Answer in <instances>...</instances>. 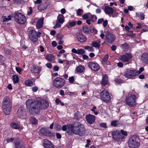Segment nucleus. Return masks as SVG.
Wrapping results in <instances>:
<instances>
[{"mask_svg":"<svg viewBox=\"0 0 148 148\" xmlns=\"http://www.w3.org/2000/svg\"><path fill=\"white\" fill-rule=\"evenodd\" d=\"M84 48L85 49L88 50L89 51H94V48L92 46H86L84 47Z\"/></svg>","mask_w":148,"mask_h":148,"instance_id":"nucleus-37","label":"nucleus"},{"mask_svg":"<svg viewBox=\"0 0 148 148\" xmlns=\"http://www.w3.org/2000/svg\"><path fill=\"white\" fill-rule=\"evenodd\" d=\"M101 41L97 40L96 41H94L92 43V46L97 48H99L100 46Z\"/></svg>","mask_w":148,"mask_h":148,"instance_id":"nucleus-29","label":"nucleus"},{"mask_svg":"<svg viewBox=\"0 0 148 148\" xmlns=\"http://www.w3.org/2000/svg\"><path fill=\"white\" fill-rule=\"evenodd\" d=\"M141 59L143 63L147 64H148V54L145 53L141 56Z\"/></svg>","mask_w":148,"mask_h":148,"instance_id":"nucleus-22","label":"nucleus"},{"mask_svg":"<svg viewBox=\"0 0 148 148\" xmlns=\"http://www.w3.org/2000/svg\"><path fill=\"white\" fill-rule=\"evenodd\" d=\"M14 17L15 21L19 24H23L26 23V17L21 13H15Z\"/></svg>","mask_w":148,"mask_h":148,"instance_id":"nucleus-5","label":"nucleus"},{"mask_svg":"<svg viewBox=\"0 0 148 148\" xmlns=\"http://www.w3.org/2000/svg\"><path fill=\"white\" fill-rule=\"evenodd\" d=\"M13 80L15 83H17L18 82L19 77L18 75H14L13 76Z\"/></svg>","mask_w":148,"mask_h":148,"instance_id":"nucleus-36","label":"nucleus"},{"mask_svg":"<svg viewBox=\"0 0 148 148\" xmlns=\"http://www.w3.org/2000/svg\"><path fill=\"white\" fill-rule=\"evenodd\" d=\"M104 20L103 18H101L99 19L98 20L97 23L98 24H99L102 23L103 21Z\"/></svg>","mask_w":148,"mask_h":148,"instance_id":"nucleus-59","label":"nucleus"},{"mask_svg":"<svg viewBox=\"0 0 148 148\" xmlns=\"http://www.w3.org/2000/svg\"><path fill=\"white\" fill-rule=\"evenodd\" d=\"M85 129L84 125L79 123L74 124H70L68 127L66 133L69 136L73 134L82 136L85 134Z\"/></svg>","mask_w":148,"mask_h":148,"instance_id":"nucleus-2","label":"nucleus"},{"mask_svg":"<svg viewBox=\"0 0 148 148\" xmlns=\"http://www.w3.org/2000/svg\"><path fill=\"white\" fill-rule=\"evenodd\" d=\"M26 103L27 110L30 114L34 115L38 114L40 109H46L49 106L48 102L43 99L40 101L28 99Z\"/></svg>","mask_w":148,"mask_h":148,"instance_id":"nucleus-1","label":"nucleus"},{"mask_svg":"<svg viewBox=\"0 0 148 148\" xmlns=\"http://www.w3.org/2000/svg\"><path fill=\"white\" fill-rule=\"evenodd\" d=\"M108 81V76L105 74L103 77L101 84L103 86H105L107 84Z\"/></svg>","mask_w":148,"mask_h":148,"instance_id":"nucleus-25","label":"nucleus"},{"mask_svg":"<svg viewBox=\"0 0 148 148\" xmlns=\"http://www.w3.org/2000/svg\"><path fill=\"white\" fill-rule=\"evenodd\" d=\"M76 36L78 40L80 42H83L86 40L85 36L80 33L77 34Z\"/></svg>","mask_w":148,"mask_h":148,"instance_id":"nucleus-21","label":"nucleus"},{"mask_svg":"<svg viewBox=\"0 0 148 148\" xmlns=\"http://www.w3.org/2000/svg\"><path fill=\"white\" fill-rule=\"evenodd\" d=\"M139 138L135 135H133L129 139V147L130 148H137L139 145Z\"/></svg>","mask_w":148,"mask_h":148,"instance_id":"nucleus-3","label":"nucleus"},{"mask_svg":"<svg viewBox=\"0 0 148 148\" xmlns=\"http://www.w3.org/2000/svg\"><path fill=\"white\" fill-rule=\"evenodd\" d=\"M117 121H112L111 123V125L114 127H116L117 125Z\"/></svg>","mask_w":148,"mask_h":148,"instance_id":"nucleus-55","label":"nucleus"},{"mask_svg":"<svg viewBox=\"0 0 148 148\" xmlns=\"http://www.w3.org/2000/svg\"><path fill=\"white\" fill-rule=\"evenodd\" d=\"M63 37V36L61 34H58L57 35V38L59 40H61Z\"/></svg>","mask_w":148,"mask_h":148,"instance_id":"nucleus-49","label":"nucleus"},{"mask_svg":"<svg viewBox=\"0 0 148 148\" xmlns=\"http://www.w3.org/2000/svg\"><path fill=\"white\" fill-rule=\"evenodd\" d=\"M72 52L78 54H82L85 53V51L83 49H78L77 50L73 48L72 49Z\"/></svg>","mask_w":148,"mask_h":148,"instance_id":"nucleus-24","label":"nucleus"},{"mask_svg":"<svg viewBox=\"0 0 148 148\" xmlns=\"http://www.w3.org/2000/svg\"><path fill=\"white\" fill-rule=\"evenodd\" d=\"M51 45L55 47L57 45V43L55 41H54L52 42Z\"/></svg>","mask_w":148,"mask_h":148,"instance_id":"nucleus-63","label":"nucleus"},{"mask_svg":"<svg viewBox=\"0 0 148 148\" xmlns=\"http://www.w3.org/2000/svg\"><path fill=\"white\" fill-rule=\"evenodd\" d=\"M10 126L11 127L15 129H18L20 127L19 125L15 122L12 123L10 124Z\"/></svg>","mask_w":148,"mask_h":148,"instance_id":"nucleus-30","label":"nucleus"},{"mask_svg":"<svg viewBox=\"0 0 148 148\" xmlns=\"http://www.w3.org/2000/svg\"><path fill=\"white\" fill-rule=\"evenodd\" d=\"M63 23H61L57 21H56V23L53 28H58L61 27V25Z\"/></svg>","mask_w":148,"mask_h":148,"instance_id":"nucleus-41","label":"nucleus"},{"mask_svg":"<svg viewBox=\"0 0 148 148\" xmlns=\"http://www.w3.org/2000/svg\"><path fill=\"white\" fill-rule=\"evenodd\" d=\"M12 106L11 101L10 98L8 96L5 97L2 102V106L12 107Z\"/></svg>","mask_w":148,"mask_h":148,"instance_id":"nucleus-14","label":"nucleus"},{"mask_svg":"<svg viewBox=\"0 0 148 148\" xmlns=\"http://www.w3.org/2000/svg\"><path fill=\"white\" fill-rule=\"evenodd\" d=\"M84 12L83 10L81 9H79L76 11L77 15V16H80Z\"/></svg>","mask_w":148,"mask_h":148,"instance_id":"nucleus-40","label":"nucleus"},{"mask_svg":"<svg viewBox=\"0 0 148 148\" xmlns=\"http://www.w3.org/2000/svg\"><path fill=\"white\" fill-rule=\"evenodd\" d=\"M115 82L116 83H117L119 84L121 83L122 81L120 79H119L118 78L116 79H115Z\"/></svg>","mask_w":148,"mask_h":148,"instance_id":"nucleus-58","label":"nucleus"},{"mask_svg":"<svg viewBox=\"0 0 148 148\" xmlns=\"http://www.w3.org/2000/svg\"><path fill=\"white\" fill-rule=\"evenodd\" d=\"M14 143L15 145V148H25L22 146L20 143L19 141H16L15 140Z\"/></svg>","mask_w":148,"mask_h":148,"instance_id":"nucleus-32","label":"nucleus"},{"mask_svg":"<svg viewBox=\"0 0 148 148\" xmlns=\"http://www.w3.org/2000/svg\"><path fill=\"white\" fill-rule=\"evenodd\" d=\"M43 19L42 18H40L37 21L36 26L37 28H42L43 26Z\"/></svg>","mask_w":148,"mask_h":148,"instance_id":"nucleus-26","label":"nucleus"},{"mask_svg":"<svg viewBox=\"0 0 148 148\" xmlns=\"http://www.w3.org/2000/svg\"><path fill=\"white\" fill-rule=\"evenodd\" d=\"M12 18V16L11 15L8 16H5L3 17L2 21L3 22L5 23L8 22L9 21L11 20Z\"/></svg>","mask_w":148,"mask_h":148,"instance_id":"nucleus-31","label":"nucleus"},{"mask_svg":"<svg viewBox=\"0 0 148 148\" xmlns=\"http://www.w3.org/2000/svg\"><path fill=\"white\" fill-rule=\"evenodd\" d=\"M91 19L92 21L93 22L95 21L97 19V17L95 15H92L91 17Z\"/></svg>","mask_w":148,"mask_h":148,"instance_id":"nucleus-47","label":"nucleus"},{"mask_svg":"<svg viewBox=\"0 0 148 148\" xmlns=\"http://www.w3.org/2000/svg\"><path fill=\"white\" fill-rule=\"evenodd\" d=\"M85 69L84 66L79 65L76 68V71L78 73H82L84 71Z\"/></svg>","mask_w":148,"mask_h":148,"instance_id":"nucleus-27","label":"nucleus"},{"mask_svg":"<svg viewBox=\"0 0 148 148\" xmlns=\"http://www.w3.org/2000/svg\"><path fill=\"white\" fill-rule=\"evenodd\" d=\"M121 133L122 135L124 136H127V133L126 132L124 131L123 130H121Z\"/></svg>","mask_w":148,"mask_h":148,"instance_id":"nucleus-56","label":"nucleus"},{"mask_svg":"<svg viewBox=\"0 0 148 148\" xmlns=\"http://www.w3.org/2000/svg\"><path fill=\"white\" fill-rule=\"evenodd\" d=\"M82 17L84 19H86L88 18V16L87 14H85L83 15Z\"/></svg>","mask_w":148,"mask_h":148,"instance_id":"nucleus-60","label":"nucleus"},{"mask_svg":"<svg viewBox=\"0 0 148 148\" xmlns=\"http://www.w3.org/2000/svg\"><path fill=\"white\" fill-rule=\"evenodd\" d=\"M38 89V88L37 86H34L32 88V90L34 92H36Z\"/></svg>","mask_w":148,"mask_h":148,"instance_id":"nucleus-61","label":"nucleus"},{"mask_svg":"<svg viewBox=\"0 0 148 148\" xmlns=\"http://www.w3.org/2000/svg\"><path fill=\"white\" fill-rule=\"evenodd\" d=\"M11 107L8 106H2L4 113L5 115H8L10 113Z\"/></svg>","mask_w":148,"mask_h":148,"instance_id":"nucleus-23","label":"nucleus"},{"mask_svg":"<svg viewBox=\"0 0 148 148\" xmlns=\"http://www.w3.org/2000/svg\"><path fill=\"white\" fill-rule=\"evenodd\" d=\"M46 8V7L44 6V4H42L38 6V9L40 10H42Z\"/></svg>","mask_w":148,"mask_h":148,"instance_id":"nucleus-39","label":"nucleus"},{"mask_svg":"<svg viewBox=\"0 0 148 148\" xmlns=\"http://www.w3.org/2000/svg\"><path fill=\"white\" fill-rule=\"evenodd\" d=\"M113 138L115 140H119L123 138L122 135L117 131H114L112 133Z\"/></svg>","mask_w":148,"mask_h":148,"instance_id":"nucleus-13","label":"nucleus"},{"mask_svg":"<svg viewBox=\"0 0 148 148\" xmlns=\"http://www.w3.org/2000/svg\"><path fill=\"white\" fill-rule=\"evenodd\" d=\"M104 11L105 14L108 15L112 14L114 12L113 9L108 6H106L105 7Z\"/></svg>","mask_w":148,"mask_h":148,"instance_id":"nucleus-18","label":"nucleus"},{"mask_svg":"<svg viewBox=\"0 0 148 148\" xmlns=\"http://www.w3.org/2000/svg\"><path fill=\"white\" fill-rule=\"evenodd\" d=\"M99 125L105 128H106L107 127L106 124L105 123H101L99 124Z\"/></svg>","mask_w":148,"mask_h":148,"instance_id":"nucleus-52","label":"nucleus"},{"mask_svg":"<svg viewBox=\"0 0 148 148\" xmlns=\"http://www.w3.org/2000/svg\"><path fill=\"white\" fill-rule=\"evenodd\" d=\"M106 38L107 42L111 43L114 40L115 37L112 34L106 32Z\"/></svg>","mask_w":148,"mask_h":148,"instance_id":"nucleus-12","label":"nucleus"},{"mask_svg":"<svg viewBox=\"0 0 148 148\" xmlns=\"http://www.w3.org/2000/svg\"><path fill=\"white\" fill-rule=\"evenodd\" d=\"M56 130H59L62 128L61 126L59 125H55L54 126Z\"/></svg>","mask_w":148,"mask_h":148,"instance_id":"nucleus-43","label":"nucleus"},{"mask_svg":"<svg viewBox=\"0 0 148 148\" xmlns=\"http://www.w3.org/2000/svg\"><path fill=\"white\" fill-rule=\"evenodd\" d=\"M41 67L36 65H33L31 68L30 71L32 73L39 74L41 71Z\"/></svg>","mask_w":148,"mask_h":148,"instance_id":"nucleus-16","label":"nucleus"},{"mask_svg":"<svg viewBox=\"0 0 148 148\" xmlns=\"http://www.w3.org/2000/svg\"><path fill=\"white\" fill-rule=\"evenodd\" d=\"M108 21L107 20H105L103 21V26L104 27H106L108 24Z\"/></svg>","mask_w":148,"mask_h":148,"instance_id":"nucleus-51","label":"nucleus"},{"mask_svg":"<svg viewBox=\"0 0 148 148\" xmlns=\"http://www.w3.org/2000/svg\"><path fill=\"white\" fill-rule=\"evenodd\" d=\"M138 72L136 70L127 69L124 73V75L127 78H131L138 75Z\"/></svg>","mask_w":148,"mask_h":148,"instance_id":"nucleus-8","label":"nucleus"},{"mask_svg":"<svg viewBox=\"0 0 148 148\" xmlns=\"http://www.w3.org/2000/svg\"><path fill=\"white\" fill-rule=\"evenodd\" d=\"M40 132L42 135L46 136H50L52 134L47 129L44 128H41L40 130Z\"/></svg>","mask_w":148,"mask_h":148,"instance_id":"nucleus-20","label":"nucleus"},{"mask_svg":"<svg viewBox=\"0 0 148 148\" xmlns=\"http://www.w3.org/2000/svg\"><path fill=\"white\" fill-rule=\"evenodd\" d=\"M15 139L14 138H8L6 139V141L8 143H10V142H12Z\"/></svg>","mask_w":148,"mask_h":148,"instance_id":"nucleus-48","label":"nucleus"},{"mask_svg":"<svg viewBox=\"0 0 148 148\" xmlns=\"http://www.w3.org/2000/svg\"><path fill=\"white\" fill-rule=\"evenodd\" d=\"M69 125H63L62 127V130L63 131H66L68 130V127Z\"/></svg>","mask_w":148,"mask_h":148,"instance_id":"nucleus-42","label":"nucleus"},{"mask_svg":"<svg viewBox=\"0 0 148 148\" xmlns=\"http://www.w3.org/2000/svg\"><path fill=\"white\" fill-rule=\"evenodd\" d=\"M45 59L49 62H51L54 59V56L51 54L47 55L45 57Z\"/></svg>","mask_w":148,"mask_h":148,"instance_id":"nucleus-33","label":"nucleus"},{"mask_svg":"<svg viewBox=\"0 0 148 148\" xmlns=\"http://www.w3.org/2000/svg\"><path fill=\"white\" fill-rule=\"evenodd\" d=\"M100 96L101 99L104 102L108 103L111 100L109 93L107 90H102L100 93Z\"/></svg>","mask_w":148,"mask_h":148,"instance_id":"nucleus-9","label":"nucleus"},{"mask_svg":"<svg viewBox=\"0 0 148 148\" xmlns=\"http://www.w3.org/2000/svg\"><path fill=\"white\" fill-rule=\"evenodd\" d=\"M60 94L61 96H63L64 95V91L63 90H60Z\"/></svg>","mask_w":148,"mask_h":148,"instance_id":"nucleus-64","label":"nucleus"},{"mask_svg":"<svg viewBox=\"0 0 148 148\" xmlns=\"http://www.w3.org/2000/svg\"><path fill=\"white\" fill-rule=\"evenodd\" d=\"M108 54H106L104 56L103 59V61L104 62H106L108 60Z\"/></svg>","mask_w":148,"mask_h":148,"instance_id":"nucleus-44","label":"nucleus"},{"mask_svg":"<svg viewBox=\"0 0 148 148\" xmlns=\"http://www.w3.org/2000/svg\"><path fill=\"white\" fill-rule=\"evenodd\" d=\"M40 32H37L34 30L30 31L29 34V36L30 40L32 41L36 42L38 40V38L40 37Z\"/></svg>","mask_w":148,"mask_h":148,"instance_id":"nucleus-6","label":"nucleus"},{"mask_svg":"<svg viewBox=\"0 0 148 148\" xmlns=\"http://www.w3.org/2000/svg\"><path fill=\"white\" fill-rule=\"evenodd\" d=\"M121 46L123 48L125 49H128L129 48V45L127 43L122 44Z\"/></svg>","mask_w":148,"mask_h":148,"instance_id":"nucleus-38","label":"nucleus"},{"mask_svg":"<svg viewBox=\"0 0 148 148\" xmlns=\"http://www.w3.org/2000/svg\"><path fill=\"white\" fill-rule=\"evenodd\" d=\"M88 65L91 70L95 71H98L100 69L99 65L97 63L89 62L88 63Z\"/></svg>","mask_w":148,"mask_h":148,"instance_id":"nucleus-11","label":"nucleus"},{"mask_svg":"<svg viewBox=\"0 0 148 148\" xmlns=\"http://www.w3.org/2000/svg\"><path fill=\"white\" fill-rule=\"evenodd\" d=\"M140 15L141 20H143L145 18L144 14L141 12H140Z\"/></svg>","mask_w":148,"mask_h":148,"instance_id":"nucleus-53","label":"nucleus"},{"mask_svg":"<svg viewBox=\"0 0 148 148\" xmlns=\"http://www.w3.org/2000/svg\"><path fill=\"white\" fill-rule=\"evenodd\" d=\"M144 70V68L143 67H140L139 68V71H137V72H138V75H139L140 73L142 72Z\"/></svg>","mask_w":148,"mask_h":148,"instance_id":"nucleus-57","label":"nucleus"},{"mask_svg":"<svg viewBox=\"0 0 148 148\" xmlns=\"http://www.w3.org/2000/svg\"><path fill=\"white\" fill-rule=\"evenodd\" d=\"M84 32L86 34H88L89 32V28H82Z\"/></svg>","mask_w":148,"mask_h":148,"instance_id":"nucleus-54","label":"nucleus"},{"mask_svg":"<svg viewBox=\"0 0 148 148\" xmlns=\"http://www.w3.org/2000/svg\"><path fill=\"white\" fill-rule=\"evenodd\" d=\"M32 10L31 7L29 8V11L27 12V14L28 15H29L31 14L32 12Z\"/></svg>","mask_w":148,"mask_h":148,"instance_id":"nucleus-62","label":"nucleus"},{"mask_svg":"<svg viewBox=\"0 0 148 148\" xmlns=\"http://www.w3.org/2000/svg\"><path fill=\"white\" fill-rule=\"evenodd\" d=\"M77 23V21H73L69 23V25L71 27H73Z\"/></svg>","mask_w":148,"mask_h":148,"instance_id":"nucleus-45","label":"nucleus"},{"mask_svg":"<svg viewBox=\"0 0 148 148\" xmlns=\"http://www.w3.org/2000/svg\"><path fill=\"white\" fill-rule=\"evenodd\" d=\"M30 122L32 124L36 125L37 123V120L34 116H31L29 119Z\"/></svg>","mask_w":148,"mask_h":148,"instance_id":"nucleus-34","label":"nucleus"},{"mask_svg":"<svg viewBox=\"0 0 148 148\" xmlns=\"http://www.w3.org/2000/svg\"><path fill=\"white\" fill-rule=\"evenodd\" d=\"M5 53L6 54L9 55H10L12 53V52L10 50H9L8 49H5Z\"/></svg>","mask_w":148,"mask_h":148,"instance_id":"nucleus-46","label":"nucleus"},{"mask_svg":"<svg viewBox=\"0 0 148 148\" xmlns=\"http://www.w3.org/2000/svg\"><path fill=\"white\" fill-rule=\"evenodd\" d=\"M136 97L135 95H133L126 97V101L127 104L129 106L133 107L136 104L135 100Z\"/></svg>","mask_w":148,"mask_h":148,"instance_id":"nucleus-7","label":"nucleus"},{"mask_svg":"<svg viewBox=\"0 0 148 148\" xmlns=\"http://www.w3.org/2000/svg\"><path fill=\"white\" fill-rule=\"evenodd\" d=\"M43 145L45 148H54L53 145L51 142L46 139L44 140Z\"/></svg>","mask_w":148,"mask_h":148,"instance_id":"nucleus-19","label":"nucleus"},{"mask_svg":"<svg viewBox=\"0 0 148 148\" xmlns=\"http://www.w3.org/2000/svg\"><path fill=\"white\" fill-rule=\"evenodd\" d=\"M69 81L70 83H73L74 81V77L73 76L70 77L69 78Z\"/></svg>","mask_w":148,"mask_h":148,"instance_id":"nucleus-50","label":"nucleus"},{"mask_svg":"<svg viewBox=\"0 0 148 148\" xmlns=\"http://www.w3.org/2000/svg\"><path fill=\"white\" fill-rule=\"evenodd\" d=\"M85 119L87 122L89 124L91 125L95 122L96 117L94 115L89 114L86 115Z\"/></svg>","mask_w":148,"mask_h":148,"instance_id":"nucleus-10","label":"nucleus"},{"mask_svg":"<svg viewBox=\"0 0 148 148\" xmlns=\"http://www.w3.org/2000/svg\"><path fill=\"white\" fill-rule=\"evenodd\" d=\"M17 114L18 117L19 118H23L25 114V111L23 107L20 108L17 111Z\"/></svg>","mask_w":148,"mask_h":148,"instance_id":"nucleus-17","label":"nucleus"},{"mask_svg":"<svg viewBox=\"0 0 148 148\" xmlns=\"http://www.w3.org/2000/svg\"><path fill=\"white\" fill-rule=\"evenodd\" d=\"M25 84L28 86H32L33 85V82L31 80H27L25 82Z\"/></svg>","mask_w":148,"mask_h":148,"instance_id":"nucleus-35","label":"nucleus"},{"mask_svg":"<svg viewBox=\"0 0 148 148\" xmlns=\"http://www.w3.org/2000/svg\"><path fill=\"white\" fill-rule=\"evenodd\" d=\"M64 18L63 15L62 14H59L57 17L56 21L63 23L64 22Z\"/></svg>","mask_w":148,"mask_h":148,"instance_id":"nucleus-28","label":"nucleus"},{"mask_svg":"<svg viewBox=\"0 0 148 148\" xmlns=\"http://www.w3.org/2000/svg\"><path fill=\"white\" fill-rule=\"evenodd\" d=\"M132 57V56L130 53H127L121 56V60L124 62H127Z\"/></svg>","mask_w":148,"mask_h":148,"instance_id":"nucleus-15","label":"nucleus"},{"mask_svg":"<svg viewBox=\"0 0 148 148\" xmlns=\"http://www.w3.org/2000/svg\"><path fill=\"white\" fill-rule=\"evenodd\" d=\"M65 84V80L61 77L56 78L53 82V85L58 88L62 87Z\"/></svg>","mask_w":148,"mask_h":148,"instance_id":"nucleus-4","label":"nucleus"}]
</instances>
